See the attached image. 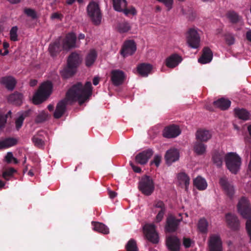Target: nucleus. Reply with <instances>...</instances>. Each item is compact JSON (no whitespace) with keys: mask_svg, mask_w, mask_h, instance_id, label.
Returning <instances> with one entry per match:
<instances>
[{"mask_svg":"<svg viewBox=\"0 0 251 251\" xmlns=\"http://www.w3.org/2000/svg\"><path fill=\"white\" fill-rule=\"evenodd\" d=\"M211 136L210 132L204 129H199L196 133L197 140L201 142H207L211 138Z\"/></svg>","mask_w":251,"mask_h":251,"instance_id":"22","label":"nucleus"},{"mask_svg":"<svg viewBox=\"0 0 251 251\" xmlns=\"http://www.w3.org/2000/svg\"><path fill=\"white\" fill-rule=\"evenodd\" d=\"M24 12L27 17H30L32 20H35L38 17L36 11L32 8H25Z\"/></svg>","mask_w":251,"mask_h":251,"instance_id":"44","label":"nucleus"},{"mask_svg":"<svg viewBox=\"0 0 251 251\" xmlns=\"http://www.w3.org/2000/svg\"><path fill=\"white\" fill-rule=\"evenodd\" d=\"M227 18L232 24H236L241 20V17L234 11H229L226 14Z\"/></svg>","mask_w":251,"mask_h":251,"instance_id":"39","label":"nucleus"},{"mask_svg":"<svg viewBox=\"0 0 251 251\" xmlns=\"http://www.w3.org/2000/svg\"><path fill=\"white\" fill-rule=\"evenodd\" d=\"M92 94V86L90 81H87L83 85L81 82H77L73 85L67 91L66 97L59 101L56 107L53 116L59 119L65 113L66 106L69 102L78 101L80 105H82Z\"/></svg>","mask_w":251,"mask_h":251,"instance_id":"1","label":"nucleus"},{"mask_svg":"<svg viewBox=\"0 0 251 251\" xmlns=\"http://www.w3.org/2000/svg\"><path fill=\"white\" fill-rule=\"evenodd\" d=\"M110 75L112 83L115 86L122 85L126 79L125 73L120 70H113Z\"/></svg>","mask_w":251,"mask_h":251,"instance_id":"11","label":"nucleus"},{"mask_svg":"<svg viewBox=\"0 0 251 251\" xmlns=\"http://www.w3.org/2000/svg\"><path fill=\"white\" fill-rule=\"evenodd\" d=\"M161 160V157L160 155H155L153 160L151 161L150 165H151L153 164H154L156 167H158L160 165Z\"/></svg>","mask_w":251,"mask_h":251,"instance_id":"51","label":"nucleus"},{"mask_svg":"<svg viewBox=\"0 0 251 251\" xmlns=\"http://www.w3.org/2000/svg\"><path fill=\"white\" fill-rule=\"evenodd\" d=\"M213 58V53L208 47H204L202 50V54L199 58L198 62L201 64H206L211 61Z\"/></svg>","mask_w":251,"mask_h":251,"instance_id":"21","label":"nucleus"},{"mask_svg":"<svg viewBox=\"0 0 251 251\" xmlns=\"http://www.w3.org/2000/svg\"><path fill=\"white\" fill-rule=\"evenodd\" d=\"M246 39L249 41L251 42V29L249 30L248 31H247L246 34Z\"/></svg>","mask_w":251,"mask_h":251,"instance_id":"59","label":"nucleus"},{"mask_svg":"<svg viewBox=\"0 0 251 251\" xmlns=\"http://www.w3.org/2000/svg\"><path fill=\"white\" fill-rule=\"evenodd\" d=\"M153 153V151L151 149L145 150L136 155L135 161L140 165H145L148 162Z\"/></svg>","mask_w":251,"mask_h":251,"instance_id":"15","label":"nucleus"},{"mask_svg":"<svg viewBox=\"0 0 251 251\" xmlns=\"http://www.w3.org/2000/svg\"><path fill=\"white\" fill-rule=\"evenodd\" d=\"M209 251H223V243L220 235L212 234L208 242Z\"/></svg>","mask_w":251,"mask_h":251,"instance_id":"7","label":"nucleus"},{"mask_svg":"<svg viewBox=\"0 0 251 251\" xmlns=\"http://www.w3.org/2000/svg\"><path fill=\"white\" fill-rule=\"evenodd\" d=\"M126 0H113V6L114 9L117 11L122 12L123 8L126 7Z\"/></svg>","mask_w":251,"mask_h":251,"instance_id":"38","label":"nucleus"},{"mask_svg":"<svg viewBox=\"0 0 251 251\" xmlns=\"http://www.w3.org/2000/svg\"><path fill=\"white\" fill-rule=\"evenodd\" d=\"M2 141L4 149L14 146L16 145L17 143V140L15 138L12 137L5 138Z\"/></svg>","mask_w":251,"mask_h":251,"instance_id":"41","label":"nucleus"},{"mask_svg":"<svg viewBox=\"0 0 251 251\" xmlns=\"http://www.w3.org/2000/svg\"><path fill=\"white\" fill-rule=\"evenodd\" d=\"M100 81V79L98 77H95L93 79V83L94 85H97Z\"/></svg>","mask_w":251,"mask_h":251,"instance_id":"61","label":"nucleus"},{"mask_svg":"<svg viewBox=\"0 0 251 251\" xmlns=\"http://www.w3.org/2000/svg\"><path fill=\"white\" fill-rule=\"evenodd\" d=\"M14 158V156L11 152H8L7 153L5 157V159L7 163H10Z\"/></svg>","mask_w":251,"mask_h":251,"instance_id":"54","label":"nucleus"},{"mask_svg":"<svg viewBox=\"0 0 251 251\" xmlns=\"http://www.w3.org/2000/svg\"><path fill=\"white\" fill-rule=\"evenodd\" d=\"M48 109L49 111H52L53 110V109H54V106L52 104H49L48 106Z\"/></svg>","mask_w":251,"mask_h":251,"instance_id":"64","label":"nucleus"},{"mask_svg":"<svg viewBox=\"0 0 251 251\" xmlns=\"http://www.w3.org/2000/svg\"><path fill=\"white\" fill-rule=\"evenodd\" d=\"M181 133V130L178 126L175 125L165 127L163 131V135L167 138H175Z\"/></svg>","mask_w":251,"mask_h":251,"instance_id":"14","label":"nucleus"},{"mask_svg":"<svg viewBox=\"0 0 251 251\" xmlns=\"http://www.w3.org/2000/svg\"><path fill=\"white\" fill-rule=\"evenodd\" d=\"M76 36L74 32L66 34L62 41V48L64 50H69L76 47Z\"/></svg>","mask_w":251,"mask_h":251,"instance_id":"13","label":"nucleus"},{"mask_svg":"<svg viewBox=\"0 0 251 251\" xmlns=\"http://www.w3.org/2000/svg\"><path fill=\"white\" fill-rule=\"evenodd\" d=\"M126 251H139L136 241L130 239L126 246Z\"/></svg>","mask_w":251,"mask_h":251,"instance_id":"40","label":"nucleus"},{"mask_svg":"<svg viewBox=\"0 0 251 251\" xmlns=\"http://www.w3.org/2000/svg\"><path fill=\"white\" fill-rule=\"evenodd\" d=\"M154 206L156 208L160 209V210L158 212L156 216L155 220L156 223H159L163 219L166 212V207L164 202L160 200L156 201L154 202Z\"/></svg>","mask_w":251,"mask_h":251,"instance_id":"19","label":"nucleus"},{"mask_svg":"<svg viewBox=\"0 0 251 251\" xmlns=\"http://www.w3.org/2000/svg\"><path fill=\"white\" fill-rule=\"evenodd\" d=\"M130 165L131 166L133 171L135 173H140L141 172V169L138 166L135 165L133 163L130 162Z\"/></svg>","mask_w":251,"mask_h":251,"instance_id":"56","label":"nucleus"},{"mask_svg":"<svg viewBox=\"0 0 251 251\" xmlns=\"http://www.w3.org/2000/svg\"><path fill=\"white\" fill-rule=\"evenodd\" d=\"M194 185L199 190H205L207 186V182L204 178L199 176L193 181Z\"/></svg>","mask_w":251,"mask_h":251,"instance_id":"33","label":"nucleus"},{"mask_svg":"<svg viewBox=\"0 0 251 251\" xmlns=\"http://www.w3.org/2000/svg\"><path fill=\"white\" fill-rule=\"evenodd\" d=\"M214 105L222 110H227L231 104V101L224 98H220L213 102Z\"/></svg>","mask_w":251,"mask_h":251,"instance_id":"28","label":"nucleus"},{"mask_svg":"<svg viewBox=\"0 0 251 251\" xmlns=\"http://www.w3.org/2000/svg\"><path fill=\"white\" fill-rule=\"evenodd\" d=\"M75 1L76 0H67L66 1V3L68 5H72Z\"/></svg>","mask_w":251,"mask_h":251,"instance_id":"62","label":"nucleus"},{"mask_svg":"<svg viewBox=\"0 0 251 251\" xmlns=\"http://www.w3.org/2000/svg\"><path fill=\"white\" fill-rule=\"evenodd\" d=\"M92 224L95 230L105 234L109 233V228L103 224L99 222H92Z\"/></svg>","mask_w":251,"mask_h":251,"instance_id":"36","label":"nucleus"},{"mask_svg":"<svg viewBox=\"0 0 251 251\" xmlns=\"http://www.w3.org/2000/svg\"><path fill=\"white\" fill-rule=\"evenodd\" d=\"M226 43L228 46L233 45L235 43L234 35L230 33H226L224 35Z\"/></svg>","mask_w":251,"mask_h":251,"instance_id":"47","label":"nucleus"},{"mask_svg":"<svg viewBox=\"0 0 251 251\" xmlns=\"http://www.w3.org/2000/svg\"><path fill=\"white\" fill-rule=\"evenodd\" d=\"M7 118V114L2 115L0 114V128L4 126L6 122Z\"/></svg>","mask_w":251,"mask_h":251,"instance_id":"53","label":"nucleus"},{"mask_svg":"<svg viewBox=\"0 0 251 251\" xmlns=\"http://www.w3.org/2000/svg\"><path fill=\"white\" fill-rule=\"evenodd\" d=\"M182 60V57L176 53H174L165 60V65L169 68H174Z\"/></svg>","mask_w":251,"mask_h":251,"instance_id":"18","label":"nucleus"},{"mask_svg":"<svg viewBox=\"0 0 251 251\" xmlns=\"http://www.w3.org/2000/svg\"><path fill=\"white\" fill-rule=\"evenodd\" d=\"M63 15L57 12L52 13L50 17L51 19H61Z\"/></svg>","mask_w":251,"mask_h":251,"instance_id":"57","label":"nucleus"},{"mask_svg":"<svg viewBox=\"0 0 251 251\" xmlns=\"http://www.w3.org/2000/svg\"><path fill=\"white\" fill-rule=\"evenodd\" d=\"M138 189L145 196H151L154 191L155 186L152 178L149 176H142L139 181Z\"/></svg>","mask_w":251,"mask_h":251,"instance_id":"5","label":"nucleus"},{"mask_svg":"<svg viewBox=\"0 0 251 251\" xmlns=\"http://www.w3.org/2000/svg\"><path fill=\"white\" fill-rule=\"evenodd\" d=\"M9 45L7 42H4L3 44V47L4 50H7V49L9 48Z\"/></svg>","mask_w":251,"mask_h":251,"instance_id":"63","label":"nucleus"},{"mask_svg":"<svg viewBox=\"0 0 251 251\" xmlns=\"http://www.w3.org/2000/svg\"><path fill=\"white\" fill-rule=\"evenodd\" d=\"M179 152L176 149H171L168 150L165 154V158L166 163L171 164L179 159Z\"/></svg>","mask_w":251,"mask_h":251,"instance_id":"20","label":"nucleus"},{"mask_svg":"<svg viewBox=\"0 0 251 251\" xmlns=\"http://www.w3.org/2000/svg\"><path fill=\"white\" fill-rule=\"evenodd\" d=\"M226 166L232 173L236 174L241 164V158L236 153L230 152L225 157Z\"/></svg>","mask_w":251,"mask_h":251,"instance_id":"6","label":"nucleus"},{"mask_svg":"<svg viewBox=\"0 0 251 251\" xmlns=\"http://www.w3.org/2000/svg\"><path fill=\"white\" fill-rule=\"evenodd\" d=\"M80 62L79 55L76 52H72L68 57L67 64L76 69Z\"/></svg>","mask_w":251,"mask_h":251,"instance_id":"27","label":"nucleus"},{"mask_svg":"<svg viewBox=\"0 0 251 251\" xmlns=\"http://www.w3.org/2000/svg\"><path fill=\"white\" fill-rule=\"evenodd\" d=\"M16 172V170L13 168H10L2 173V176L3 178L6 180H9L10 178L13 176V174Z\"/></svg>","mask_w":251,"mask_h":251,"instance_id":"45","label":"nucleus"},{"mask_svg":"<svg viewBox=\"0 0 251 251\" xmlns=\"http://www.w3.org/2000/svg\"><path fill=\"white\" fill-rule=\"evenodd\" d=\"M0 82L9 90H13L16 84L15 79L10 76L2 77Z\"/></svg>","mask_w":251,"mask_h":251,"instance_id":"29","label":"nucleus"},{"mask_svg":"<svg viewBox=\"0 0 251 251\" xmlns=\"http://www.w3.org/2000/svg\"><path fill=\"white\" fill-rule=\"evenodd\" d=\"M48 117V114L45 111H42L39 113L35 118L36 123H41L46 121Z\"/></svg>","mask_w":251,"mask_h":251,"instance_id":"46","label":"nucleus"},{"mask_svg":"<svg viewBox=\"0 0 251 251\" xmlns=\"http://www.w3.org/2000/svg\"><path fill=\"white\" fill-rule=\"evenodd\" d=\"M123 11L126 15H127L129 14H131L132 15H134L136 14V10L134 7H131L130 9H127L126 8V7H125L123 8Z\"/></svg>","mask_w":251,"mask_h":251,"instance_id":"52","label":"nucleus"},{"mask_svg":"<svg viewBox=\"0 0 251 251\" xmlns=\"http://www.w3.org/2000/svg\"><path fill=\"white\" fill-rule=\"evenodd\" d=\"M23 95L19 92H14L9 95L8 100L10 103L17 105H20L22 103Z\"/></svg>","mask_w":251,"mask_h":251,"instance_id":"31","label":"nucleus"},{"mask_svg":"<svg viewBox=\"0 0 251 251\" xmlns=\"http://www.w3.org/2000/svg\"><path fill=\"white\" fill-rule=\"evenodd\" d=\"M136 50V45L133 40L126 41L120 53L123 57L125 58L128 56L132 55Z\"/></svg>","mask_w":251,"mask_h":251,"instance_id":"10","label":"nucleus"},{"mask_svg":"<svg viewBox=\"0 0 251 251\" xmlns=\"http://www.w3.org/2000/svg\"><path fill=\"white\" fill-rule=\"evenodd\" d=\"M208 223L204 219H201L198 223V228L202 233H206L207 231Z\"/></svg>","mask_w":251,"mask_h":251,"instance_id":"42","label":"nucleus"},{"mask_svg":"<svg viewBox=\"0 0 251 251\" xmlns=\"http://www.w3.org/2000/svg\"><path fill=\"white\" fill-rule=\"evenodd\" d=\"M187 42L192 48L197 49L199 47L200 37L195 29H190L187 37Z\"/></svg>","mask_w":251,"mask_h":251,"instance_id":"12","label":"nucleus"},{"mask_svg":"<svg viewBox=\"0 0 251 251\" xmlns=\"http://www.w3.org/2000/svg\"><path fill=\"white\" fill-rule=\"evenodd\" d=\"M220 184L226 195L232 198L234 194V188L232 184L229 183L226 177H222L220 179Z\"/></svg>","mask_w":251,"mask_h":251,"instance_id":"16","label":"nucleus"},{"mask_svg":"<svg viewBox=\"0 0 251 251\" xmlns=\"http://www.w3.org/2000/svg\"><path fill=\"white\" fill-rule=\"evenodd\" d=\"M166 245L168 249L171 251H179L180 241L176 236H170L166 239Z\"/></svg>","mask_w":251,"mask_h":251,"instance_id":"17","label":"nucleus"},{"mask_svg":"<svg viewBox=\"0 0 251 251\" xmlns=\"http://www.w3.org/2000/svg\"><path fill=\"white\" fill-rule=\"evenodd\" d=\"M183 244L186 248H188L191 246V240L189 238H184Z\"/></svg>","mask_w":251,"mask_h":251,"instance_id":"55","label":"nucleus"},{"mask_svg":"<svg viewBox=\"0 0 251 251\" xmlns=\"http://www.w3.org/2000/svg\"><path fill=\"white\" fill-rule=\"evenodd\" d=\"M182 220V217L179 219H177L174 215L172 214L169 215L166 219V224L165 226L166 230L169 232L176 231L177 229Z\"/></svg>","mask_w":251,"mask_h":251,"instance_id":"9","label":"nucleus"},{"mask_svg":"<svg viewBox=\"0 0 251 251\" xmlns=\"http://www.w3.org/2000/svg\"><path fill=\"white\" fill-rule=\"evenodd\" d=\"M118 29L120 33H125L130 29L129 24L127 22H124L119 24Z\"/></svg>","mask_w":251,"mask_h":251,"instance_id":"43","label":"nucleus"},{"mask_svg":"<svg viewBox=\"0 0 251 251\" xmlns=\"http://www.w3.org/2000/svg\"><path fill=\"white\" fill-rule=\"evenodd\" d=\"M206 147L203 142L197 140L194 145V151L199 155H202L205 152Z\"/></svg>","mask_w":251,"mask_h":251,"instance_id":"32","label":"nucleus"},{"mask_svg":"<svg viewBox=\"0 0 251 251\" xmlns=\"http://www.w3.org/2000/svg\"><path fill=\"white\" fill-rule=\"evenodd\" d=\"M24 119L25 117L23 115H21L16 120L15 125L17 130H19V129L22 127Z\"/></svg>","mask_w":251,"mask_h":251,"instance_id":"50","label":"nucleus"},{"mask_svg":"<svg viewBox=\"0 0 251 251\" xmlns=\"http://www.w3.org/2000/svg\"><path fill=\"white\" fill-rule=\"evenodd\" d=\"M37 84V80L36 79H31L30 81L29 85L31 87L35 86Z\"/></svg>","mask_w":251,"mask_h":251,"instance_id":"60","label":"nucleus"},{"mask_svg":"<svg viewBox=\"0 0 251 251\" xmlns=\"http://www.w3.org/2000/svg\"><path fill=\"white\" fill-rule=\"evenodd\" d=\"M224 157V154L223 152H214L212 156V160L214 164L218 167H220L222 165Z\"/></svg>","mask_w":251,"mask_h":251,"instance_id":"34","label":"nucleus"},{"mask_svg":"<svg viewBox=\"0 0 251 251\" xmlns=\"http://www.w3.org/2000/svg\"><path fill=\"white\" fill-rule=\"evenodd\" d=\"M97 52L94 49H91L86 55L85 58V65L87 67L92 66L97 58Z\"/></svg>","mask_w":251,"mask_h":251,"instance_id":"26","label":"nucleus"},{"mask_svg":"<svg viewBox=\"0 0 251 251\" xmlns=\"http://www.w3.org/2000/svg\"><path fill=\"white\" fill-rule=\"evenodd\" d=\"M76 69L67 64V66L60 71V74L63 78L67 79L74 75Z\"/></svg>","mask_w":251,"mask_h":251,"instance_id":"30","label":"nucleus"},{"mask_svg":"<svg viewBox=\"0 0 251 251\" xmlns=\"http://www.w3.org/2000/svg\"><path fill=\"white\" fill-rule=\"evenodd\" d=\"M32 140L34 145L39 148L44 146V141L38 136H33L32 138Z\"/></svg>","mask_w":251,"mask_h":251,"instance_id":"48","label":"nucleus"},{"mask_svg":"<svg viewBox=\"0 0 251 251\" xmlns=\"http://www.w3.org/2000/svg\"><path fill=\"white\" fill-rule=\"evenodd\" d=\"M152 69V66L148 63H141L137 67V71L140 75L146 77L151 73Z\"/></svg>","mask_w":251,"mask_h":251,"instance_id":"25","label":"nucleus"},{"mask_svg":"<svg viewBox=\"0 0 251 251\" xmlns=\"http://www.w3.org/2000/svg\"><path fill=\"white\" fill-rule=\"evenodd\" d=\"M144 231L147 239L150 242L156 244L159 237L155 230V226L153 224L147 225L144 227Z\"/></svg>","mask_w":251,"mask_h":251,"instance_id":"8","label":"nucleus"},{"mask_svg":"<svg viewBox=\"0 0 251 251\" xmlns=\"http://www.w3.org/2000/svg\"><path fill=\"white\" fill-rule=\"evenodd\" d=\"M53 85L50 81L42 83L33 96L32 100L35 104H39L46 100L52 93Z\"/></svg>","mask_w":251,"mask_h":251,"instance_id":"3","label":"nucleus"},{"mask_svg":"<svg viewBox=\"0 0 251 251\" xmlns=\"http://www.w3.org/2000/svg\"><path fill=\"white\" fill-rule=\"evenodd\" d=\"M235 116L243 120L249 119V113L244 109L235 108L234 109Z\"/></svg>","mask_w":251,"mask_h":251,"instance_id":"37","label":"nucleus"},{"mask_svg":"<svg viewBox=\"0 0 251 251\" xmlns=\"http://www.w3.org/2000/svg\"><path fill=\"white\" fill-rule=\"evenodd\" d=\"M87 15L96 25H99L101 21L102 14L99 4L94 1L89 2L87 6Z\"/></svg>","mask_w":251,"mask_h":251,"instance_id":"4","label":"nucleus"},{"mask_svg":"<svg viewBox=\"0 0 251 251\" xmlns=\"http://www.w3.org/2000/svg\"><path fill=\"white\" fill-rule=\"evenodd\" d=\"M108 194H109V197L111 198V199H114V198H115L117 195V194L114 192V191H110L109 190L108 191Z\"/></svg>","mask_w":251,"mask_h":251,"instance_id":"58","label":"nucleus"},{"mask_svg":"<svg viewBox=\"0 0 251 251\" xmlns=\"http://www.w3.org/2000/svg\"><path fill=\"white\" fill-rule=\"evenodd\" d=\"M17 31L18 27L16 26L11 28L10 31V37L11 41H16L18 40Z\"/></svg>","mask_w":251,"mask_h":251,"instance_id":"49","label":"nucleus"},{"mask_svg":"<svg viewBox=\"0 0 251 251\" xmlns=\"http://www.w3.org/2000/svg\"><path fill=\"white\" fill-rule=\"evenodd\" d=\"M237 209L242 217L247 219L246 228L251 241V206L249 201L242 197L238 203Z\"/></svg>","mask_w":251,"mask_h":251,"instance_id":"2","label":"nucleus"},{"mask_svg":"<svg viewBox=\"0 0 251 251\" xmlns=\"http://www.w3.org/2000/svg\"><path fill=\"white\" fill-rule=\"evenodd\" d=\"M227 224L229 227L233 230H237L239 227V221L236 216L231 213L226 215Z\"/></svg>","mask_w":251,"mask_h":251,"instance_id":"24","label":"nucleus"},{"mask_svg":"<svg viewBox=\"0 0 251 251\" xmlns=\"http://www.w3.org/2000/svg\"><path fill=\"white\" fill-rule=\"evenodd\" d=\"M177 178L179 183L184 185L185 190H187L190 183L189 177L185 173H180L178 174Z\"/></svg>","mask_w":251,"mask_h":251,"instance_id":"35","label":"nucleus"},{"mask_svg":"<svg viewBox=\"0 0 251 251\" xmlns=\"http://www.w3.org/2000/svg\"><path fill=\"white\" fill-rule=\"evenodd\" d=\"M62 49V46L61 45V42L58 39L50 44L49 51L51 56L54 57L60 53Z\"/></svg>","mask_w":251,"mask_h":251,"instance_id":"23","label":"nucleus"}]
</instances>
